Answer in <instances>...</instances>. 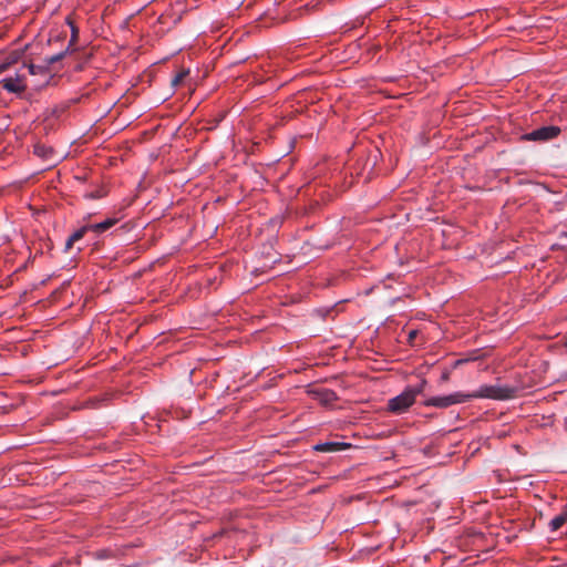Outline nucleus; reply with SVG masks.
<instances>
[{"mask_svg":"<svg viewBox=\"0 0 567 567\" xmlns=\"http://www.w3.org/2000/svg\"><path fill=\"white\" fill-rule=\"evenodd\" d=\"M426 386V380L422 379L415 385H409L403 392L388 401V410L394 414H402L412 406L416 396L422 394Z\"/></svg>","mask_w":567,"mask_h":567,"instance_id":"nucleus-1","label":"nucleus"},{"mask_svg":"<svg viewBox=\"0 0 567 567\" xmlns=\"http://www.w3.org/2000/svg\"><path fill=\"white\" fill-rule=\"evenodd\" d=\"M516 389L511 385L483 384L476 391L467 393L468 401L473 399L508 400L514 398Z\"/></svg>","mask_w":567,"mask_h":567,"instance_id":"nucleus-2","label":"nucleus"},{"mask_svg":"<svg viewBox=\"0 0 567 567\" xmlns=\"http://www.w3.org/2000/svg\"><path fill=\"white\" fill-rule=\"evenodd\" d=\"M466 402H468L467 393L458 391L446 395L431 396L423 401V405L446 409L449 406Z\"/></svg>","mask_w":567,"mask_h":567,"instance_id":"nucleus-3","label":"nucleus"},{"mask_svg":"<svg viewBox=\"0 0 567 567\" xmlns=\"http://www.w3.org/2000/svg\"><path fill=\"white\" fill-rule=\"evenodd\" d=\"M561 133L559 126L548 125L536 128L529 133H526L522 136L524 141H533V142H548L556 138Z\"/></svg>","mask_w":567,"mask_h":567,"instance_id":"nucleus-4","label":"nucleus"},{"mask_svg":"<svg viewBox=\"0 0 567 567\" xmlns=\"http://www.w3.org/2000/svg\"><path fill=\"white\" fill-rule=\"evenodd\" d=\"M308 394L323 405H330L338 400V395L333 390L315 386L308 390Z\"/></svg>","mask_w":567,"mask_h":567,"instance_id":"nucleus-5","label":"nucleus"},{"mask_svg":"<svg viewBox=\"0 0 567 567\" xmlns=\"http://www.w3.org/2000/svg\"><path fill=\"white\" fill-rule=\"evenodd\" d=\"M2 87L10 93H22L25 91L27 86L22 83L19 76L17 78H6L1 81Z\"/></svg>","mask_w":567,"mask_h":567,"instance_id":"nucleus-6","label":"nucleus"},{"mask_svg":"<svg viewBox=\"0 0 567 567\" xmlns=\"http://www.w3.org/2000/svg\"><path fill=\"white\" fill-rule=\"evenodd\" d=\"M122 217H109L105 220L96 224H89L90 231H94L96 234H102L113 226H115Z\"/></svg>","mask_w":567,"mask_h":567,"instance_id":"nucleus-7","label":"nucleus"},{"mask_svg":"<svg viewBox=\"0 0 567 567\" xmlns=\"http://www.w3.org/2000/svg\"><path fill=\"white\" fill-rule=\"evenodd\" d=\"M24 66L28 69L29 73L31 75H41L44 80V83L49 82L51 74H50V69H48L45 64L38 65V64L29 63V64H24Z\"/></svg>","mask_w":567,"mask_h":567,"instance_id":"nucleus-8","label":"nucleus"},{"mask_svg":"<svg viewBox=\"0 0 567 567\" xmlns=\"http://www.w3.org/2000/svg\"><path fill=\"white\" fill-rule=\"evenodd\" d=\"M349 446L348 443L343 442H324L319 443L315 446V450L318 452H337L342 451Z\"/></svg>","mask_w":567,"mask_h":567,"instance_id":"nucleus-9","label":"nucleus"},{"mask_svg":"<svg viewBox=\"0 0 567 567\" xmlns=\"http://www.w3.org/2000/svg\"><path fill=\"white\" fill-rule=\"evenodd\" d=\"M104 196H106V190L104 187H97L93 190L85 192L83 194V197L85 199H100V198H103Z\"/></svg>","mask_w":567,"mask_h":567,"instance_id":"nucleus-10","label":"nucleus"},{"mask_svg":"<svg viewBox=\"0 0 567 567\" xmlns=\"http://www.w3.org/2000/svg\"><path fill=\"white\" fill-rule=\"evenodd\" d=\"M68 50H69V48H66L64 51H61L59 53L45 56L44 64L47 65V68L49 69L50 65L61 61L65 56Z\"/></svg>","mask_w":567,"mask_h":567,"instance_id":"nucleus-11","label":"nucleus"},{"mask_svg":"<svg viewBox=\"0 0 567 567\" xmlns=\"http://www.w3.org/2000/svg\"><path fill=\"white\" fill-rule=\"evenodd\" d=\"M567 516L566 515H557L549 522V529L550 532L558 530L566 522Z\"/></svg>","mask_w":567,"mask_h":567,"instance_id":"nucleus-12","label":"nucleus"},{"mask_svg":"<svg viewBox=\"0 0 567 567\" xmlns=\"http://www.w3.org/2000/svg\"><path fill=\"white\" fill-rule=\"evenodd\" d=\"M90 231V228H89V225H84L82 226L81 228H79L78 230H75L71 236V241H78L80 239H82L84 237V235Z\"/></svg>","mask_w":567,"mask_h":567,"instance_id":"nucleus-13","label":"nucleus"},{"mask_svg":"<svg viewBox=\"0 0 567 567\" xmlns=\"http://www.w3.org/2000/svg\"><path fill=\"white\" fill-rule=\"evenodd\" d=\"M189 73L188 70H182L181 72H178L173 79H172V86H178L183 80L185 79V76H187Z\"/></svg>","mask_w":567,"mask_h":567,"instance_id":"nucleus-14","label":"nucleus"},{"mask_svg":"<svg viewBox=\"0 0 567 567\" xmlns=\"http://www.w3.org/2000/svg\"><path fill=\"white\" fill-rule=\"evenodd\" d=\"M68 23L70 24V27H71V31H72V39H71V43H72L73 41H75V40L78 39V32H79V31H78V29L75 28V25L73 24V22L68 21Z\"/></svg>","mask_w":567,"mask_h":567,"instance_id":"nucleus-15","label":"nucleus"},{"mask_svg":"<svg viewBox=\"0 0 567 567\" xmlns=\"http://www.w3.org/2000/svg\"><path fill=\"white\" fill-rule=\"evenodd\" d=\"M73 244H74V241H71V238L69 237V239L65 243V249L69 250Z\"/></svg>","mask_w":567,"mask_h":567,"instance_id":"nucleus-16","label":"nucleus"},{"mask_svg":"<svg viewBox=\"0 0 567 567\" xmlns=\"http://www.w3.org/2000/svg\"><path fill=\"white\" fill-rule=\"evenodd\" d=\"M8 64L0 63V73H2L7 69Z\"/></svg>","mask_w":567,"mask_h":567,"instance_id":"nucleus-17","label":"nucleus"},{"mask_svg":"<svg viewBox=\"0 0 567 567\" xmlns=\"http://www.w3.org/2000/svg\"><path fill=\"white\" fill-rule=\"evenodd\" d=\"M415 334H416V331H415V330H412V331H410V333H409V338H410V339H412V338H414V337H415Z\"/></svg>","mask_w":567,"mask_h":567,"instance_id":"nucleus-18","label":"nucleus"},{"mask_svg":"<svg viewBox=\"0 0 567 567\" xmlns=\"http://www.w3.org/2000/svg\"><path fill=\"white\" fill-rule=\"evenodd\" d=\"M449 379V372H444L442 374V380H447Z\"/></svg>","mask_w":567,"mask_h":567,"instance_id":"nucleus-19","label":"nucleus"}]
</instances>
